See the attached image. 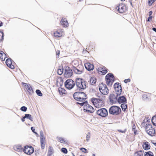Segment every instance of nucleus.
Segmentation results:
<instances>
[{
	"label": "nucleus",
	"mask_w": 156,
	"mask_h": 156,
	"mask_svg": "<svg viewBox=\"0 0 156 156\" xmlns=\"http://www.w3.org/2000/svg\"><path fill=\"white\" fill-rule=\"evenodd\" d=\"M74 99L79 101H83L87 98V95L85 93L82 92H77L73 94Z\"/></svg>",
	"instance_id": "obj_1"
},
{
	"label": "nucleus",
	"mask_w": 156,
	"mask_h": 156,
	"mask_svg": "<svg viewBox=\"0 0 156 156\" xmlns=\"http://www.w3.org/2000/svg\"><path fill=\"white\" fill-rule=\"evenodd\" d=\"M86 82L82 79L78 78L76 79V85L77 87L84 90L86 88Z\"/></svg>",
	"instance_id": "obj_2"
},
{
	"label": "nucleus",
	"mask_w": 156,
	"mask_h": 156,
	"mask_svg": "<svg viewBox=\"0 0 156 156\" xmlns=\"http://www.w3.org/2000/svg\"><path fill=\"white\" fill-rule=\"evenodd\" d=\"M105 79L107 84L111 86L114 81V76L112 73H108L105 76Z\"/></svg>",
	"instance_id": "obj_3"
},
{
	"label": "nucleus",
	"mask_w": 156,
	"mask_h": 156,
	"mask_svg": "<svg viewBox=\"0 0 156 156\" xmlns=\"http://www.w3.org/2000/svg\"><path fill=\"white\" fill-rule=\"evenodd\" d=\"M146 131L147 134L151 136H155L156 131L151 124H148L146 128Z\"/></svg>",
	"instance_id": "obj_4"
},
{
	"label": "nucleus",
	"mask_w": 156,
	"mask_h": 156,
	"mask_svg": "<svg viewBox=\"0 0 156 156\" xmlns=\"http://www.w3.org/2000/svg\"><path fill=\"white\" fill-rule=\"evenodd\" d=\"M99 89L101 92L104 95H107L108 93V89L106 85L103 83L99 84Z\"/></svg>",
	"instance_id": "obj_5"
},
{
	"label": "nucleus",
	"mask_w": 156,
	"mask_h": 156,
	"mask_svg": "<svg viewBox=\"0 0 156 156\" xmlns=\"http://www.w3.org/2000/svg\"><path fill=\"white\" fill-rule=\"evenodd\" d=\"M64 84L66 87L69 89H72L75 85L74 82L70 79L67 80Z\"/></svg>",
	"instance_id": "obj_6"
},
{
	"label": "nucleus",
	"mask_w": 156,
	"mask_h": 156,
	"mask_svg": "<svg viewBox=\"0 0 156 156\" xmlns=\"http://www.w3.org/2000/svg\"><path fill=\"white\" fill-rule=\"evenodd\" d=\"M114 88L115 92V94L118 96L120 95L122 92V89L121 85L119 83H115L114 85Z\"/></svg>",
	"instance_id": "obj_7"
},
{
	"label": "nucleus",
	"mask_w": 156,
	"mask_h": 156,
	"mask_svg": "<svg viewBox=\"0 0 156 156\" xmlns=\"http://www.w3.org/2000/svg\"><path fill=\"white\" fill-rule=\"evenodd\" d=\"M97 113L98 115L104 117H106L108 114L107 110L105 108H102L98 110Z\"/></svg>",
	"instance_id": "obj_8"
},
{
	"label": "nucleus",
	"mask_w": 156,
	"mask_h": 156,
	"mask_svg": "<svg viewBox=\"0 0 156 156\" xmlns=\"http://www.w3.org/2000/svg\"><path fill=\"white\" fill-rule=\"evenodd\" d=\"M23 152L27 154H31L34 152V149L31 146H26L24 147Z\"/></svg>",
	"instance_id": "obj_9"
},
{
	"label": "nucleus",
	"mask_w": 156,
	"mask_h": 156,
	"mask_svg": "<svg viewBox=\"0 0 156 156\" xmlns=\"http://www.w3.org/2000/svg\"><path fill=\"white\" fill-rule=\"evenodd\" d=\"M40 136L41 148L42 149H44L45 147V138L44 137L43 133L42 131H40Z\"/></svg>",
	"instance_id": "obj_10"
},
{
	"label": "nucleus",
	"mask_w": 156,
	"mask_h": 156,
	"mask_svg": "<svg viewBox=\"0 0 156 156\" xmlns=\"http://www.w3.org/2000/svg\"><path fill=\"white\" fill-rule=\"evenodd\" d=\"M119 111H121L120 108H110L109 112L111 114L116 115L119 113Z\"/></svg>",
	"instance_id": "obj_11"
},
{
	"label": "nucleus",
	"mask_w": 156,
	"mask_h": 156,
	"mask_svg": "<svg viewBox=\"0 0 156 156\" xmlns=\"http://www.w3.org/2000/svg\"><path fill=\"white\" fill-rule=\"evenodd\" d=\"M72 71L69 67L67 68L65 72V75L66 77H70L72 75Z\"/></svg>",
	"instance_id": "obj_12"
},
{
	"label": "nucleus",
	"mask_w": 156,
	"mask_h": 156,
	"mask_svg": "<svg viewBox=\"0 0 156 156\" xmlns=\"http://www.w3.org/2000/svg\"><path fill=\"white\" fill-rule=\"evenodd\" d=\"M85 67L87 70L88 71L92 70L94 68V66L93 64L90 63H86L84 64Z\"/></svg>",
	"instance_id": "obj_13"
},
{
	"label": "nucleus",
	"mask_w": 156,
	"mask_h": 156,
	"mask_svg": "<svg viewBox=\"0 0 156 156\" xmlns=\"http://www.w3.org/2000/svg\"><path fill=\"white\" fill-rule=\"evenodd\" d=\"M5 63L7 66L12 69H13L14 68V66L12 65V59L11 58H7L6 60Z\"/></svg>",
	"instance_id": "obj_14"
},
{
	"label": "nucleus",
	"mask_w": 156,
	"mask_h": 156,
	"mask_svg": "<svg viewBox=\"0 0 156 156\" xmlns=\"http://www.w3.org/2000/svg\"><path fill=\"white\" fill-rule=\"evenodd\" d=\"M118 96H117V94H110L109 96V99L110 100V102L111 104L113 103L114 100H117Z\"/></svg>",
	"instance_id": "obj_15"
},
{
	"label": "nucleus",
	"mask_w": 156,
	"mask_h": 156,
	"mask_svg": "<svg viewBox=\"0 0 156 156\" xmlns=\"http://www.w3.org/2000/svg\"><path fill=\"white\" fill-rule=\"evenodd\" d=\"M107 69L104 66H102L98 68L99 73H101L102 74H105L107 72Z\"/></svg>",
	"instance_id": "obj_16"
},
{
	"label": "nucleus",
	"mask_w": 156,
	"mask_h": 156,
	"mask_svg": "<svg viewBox=\"0 0 156 156\" xmlns=\"http://www.w3.org/2000/svg\"><path fill=\"white\" fill-rule=\"evenodd\" d=\"M81 67H82V68L81 69H79L78 68V67L77 68L73 67V69L75 73L80 74L82 73L83 71V67L82 66H81Z\"/></svg>",
	"instance_id": "obj_17"
},
{
	"label": "nucleus",
	"mask_w": 156,
	"mask_h": 156,
	"mask_svg": "<svg viewBox=\"0 0 156 156\" xmlns=\"http://www.w3.org/2000/svg\"><path fill=\"white\" fill-rule=\"evenodd\" d=\"M76 104H77L80 105L81 106H84L83 107H85L86 106V107H93L88 104L87 101L82 102H77Z\"/></svg>",
	"instance_id": "obj_18"
},
{
	"label": "nucleus",
	"mask_w": 156,
	"mask_h": 156,
	"mask_svg": "<svg viewBox=\"0 0 156 156\" xmlns=\"http://www.w3.org/2000/svg\"><path fill=\"white\" fill-rule=\"evenodd\" d=\"M99 100V99H98L97 98H94L91 99V101L95 107H97L98 103Z\"/></svg>",
	"instance_id": "obj_19"
},
{
	"label": "nucleus",
	"mask_w": 156,
	"mask_h": 156,
	"mask_svg": "<svg viewBox=\"0 0 156 156\" xmlns=\"http://www.w3.org/2000/svg\"><path fill=\"white\" fill-rule=\"evenodd\" d=\"M142 146L143 148L145 150H148L150 148V145L147 142H144Z\"/></svg>",
	"instance_id": "obj_20"
},
{
	"label": "nucleus",
	"mask_w": 156,
	"mask_h": 156,
	"mask_svg": "<svg viewBox=\"0 0 156 156\" xmlns=\"http://www.w3.org/2000/svg\"><path fill=\"white\" fill-rule=\"evenodd\" d=\"M118 102L119 103H125L126 102V99L124 96L119 97L118 98H117Z\"/></svg>",
	"instance_id": "obj_21"
},
{
	"label": "nucleus",
	"mask_w": 156,
	"mask_h": 156,
	"mask_svg": "<svg viewBox=\"0 0 156 156\" xmlns=\"http://www.w3.org/2000/svg\"><path fill=\"white\" fill-rule=\"evenodd\" d=\"M83 110L84 112L87 113H92L94 111V108H85Z\"/></svg>",
	"instance_id": "obj_22"
},
{
	"label": "nucleus",
	"mask_w": 156,
	"mask_h": 156,
	"mask_svg": "<svg viewBox=\"0 0 156 156\" xmlns=\"http://www.w3.org/2000/svg\"><path fill=\"white\" fill-rule=\"evenodd\" d=\"M23 83V84H25L26 89L28 90V91L30 93H31L33 92V90L32 88L29 84H27Z\"/></svg>",
	"instance_id": "obj_23"
},
{
	"label": "nucleus",
	"mask_w": 156,
	"mask_h": 156,
	"mask_svg": "<svg viewBox=\"0 0 156 156\" xmlns=\"http://www.w3.org/2000/svg\"><path fill=\"white\" fill-rule=\"evenodd\" d=\"M13 148L15 151L18 152H21L23 151L22 147L21 146L15 145Z\"/></svg>",
	"instance_id": "obj_24"
},
{
	"label": "nucleus",
	"mask_w": 156,
	"mask_h": 156,
	"mask_svg": "<svg viewBox=\"0 0 156 156\" xmlns=\"http://www.w3.org/2000/svg\"><path fill=\"white\" fill-rule=\"evenodd\" d=\"M61 23L64 27H67L68 25L67 21L65 19L62 18L60 22Z\"/></svg>",
	"instance_id": "obj_25"
},
{
	"label": "nucleus",
	"mask_w": 156,
	"mask_h": 156,
	"mask_svg": "<svg viewBox=\"0 0 156 156\" xmlns=\"http://www.w3.org/2000/svg\"><path fill=\"white\" fill-rule=\"evenodd\" d=\"M97 107H101L104 106L103 101L99 99L97 105Z\"/></svg>",
	"instance_id": "obj_26"
},
{
	"label": "nucleus",
	"mask_w": 156,
	"mask_h": 156,
	"mask_svg": "<svg viewBox=\"0 0 156 156\" xmlns=\"http://www.w3.org/2000/svg\"><path fill=\"white\" fill-rule=\"evenodd\" d=\"M27 118L30 120L31 121H32L33 120V118L32 117L31 115L29 114H25V116H24L23 118Z\"/></svg>",
	"instance_id": "obj_27"
},
{
	"label": "nucleus",
	"mask_w": 156,
	"mask_h": 156,
	"mask_svg": "<svg viewBox=\"0 0 156 156\" xmlns=\"http://www.w3.org/2000/svg\"><path fill=\"white\" fill-rule=\"evenodd\" d=\"M58 90L60 95H62L65 93L66 91L64 89L59 87L58 88Z\"/></svg>",
	"instance_id": "obj_28"
},
{
	"label": "nucleus",
	"mask_w": 156,
	"mask_h": 156,
	"mask_svg": "<svg viewBox=\"0 0 156 156\" xmlns=\"http://www.w3.org/2000/svg\"><path fill=\"white\" fill-rule=\"evenodd\" d=\"M52 148L51 146H49L48 152V156H51L53 153Z\"/></svg>",
	"instance_id": "obj_29"
},
{
	"label": "nucleus",
	"mask_w": 156,
	"mask_h": 156,
	"mask_svg": "<svg viewBox=\"0 0 156 156\" xmlns=\"http://www.w3.org/2000/svg\"><path fill=\"white\" fill-rule=\"evenodd\" d=\"M117 7L118 8V10L119 11V12H122L124 11V8L125 7V6H121L119 5Z\"/></svg>",
	"instance_id": "obj_30"
},
{
	"label": "nucleus",
	"mask_w": 156,
	"mask_h": 156,
	"mask_svg": "<svg viewBox=\"0 0 156 156\" xmlns=\"http://www.w3.org/2000/svg\"><path fill=\"white\" fill-rule=\"evenodd\" d=\"M151 121L153 125L156 126V115L152 117Z\"/></svg>",
	"instance_id": "obj_31"
},
{
	"label": "nucleus",
	"mask_w": 156,
	"mask_h": 156,
	"mask_svg": "<svg viewBox=\"0 0 156 156\" xmlns=\"http://www.w3.org/2000/svg\"><path fill=\"white\" fill-rule=\"evenodd\" d=\"M3 52L2 51H0V58H1V60H2L4 61L5 59V57L4 58H3V56L4 55H4L5 56H6V55L4 53L3 54Z\"/></svg>",
	"instance_id": "obj_32"
},
{
	"label": "nucleus",
	"mask_w": 156,
	"mask_h": 156,
	"mask_svg": "<svg viewBox=\"0 0 156 156\" xmlns=\"http://www.w3.org/2000/svg\"><path fill=\"white\" fill-rule=\"evenodd\" d=\"M58 140L61 143L65 144L67 143V141L65 140L63 138L61 137H58Z\"/></svg>",
	"instance_id": "obj_33"
},
{
	"label": "nucleus",
	"mask_w": 156,
	"mask_h": 156,
	"mask_svg": "<svg viewBox=\"0 0 156 156\" xmlns=\"http://www.w3.org/2000/svg\"><path fill=\"white\" fill-rule=\"evenodd\" d=\"M143 99L145 101H149L150 98L147 96V95L146 94H144L142 96Z\"/></svg>",
	"instance_id": "obj_34"
},
{
	"label": "nucleus",
	"mask_w": 156,
	"mask_h": 156,
	"mask_svg": "<svg viewBox=\"0 0 156 156\" xmlns=\"http://www.w3.org/2000/svg\"><path fill=\"white\" fill-rule=\"evenodd\" d=\"M135 156H143V152L140 151L136 152L135 154Z\"/></svg>",
	"instance_id": "obj_35"
},
{
	"label": "nucleus",
	"mask_w": 156,
	"mask_h": 156,
	"mask_svg": "<svg viewBox=\"0 0 156 156\" xmlns=\"http://www.w3.org/2000/svg\"><path fill=\"white\" fill-rule=\"evenodd\" d=\"M90 83L92 85L95 84L96 82V80L94 78H91L90 80Z\"/></svg>",
	"instance_id": "obj_36"
},
{
	"label": "nucleus",
	"mask_w": 156,
	"mask_h": 156,
	"mask_svg": "<svg viewBox=\"0 0 156 156\" xmlns=\"http://www.w3.org/2000/svg\"><path fill=\"white\" fill-rule=\"evenodd\" d=\"M148 124H150L148 123H146L145 122V120H144L141 123V126L143 127H144V128H145V129H146V127Z\"/></svg>",
	"instance_id": "obj_37"
},
{
	"label": "nucleus",
	"mask_w": 156,
	"mask_h": 156,
	"mask_svg": "<svg viewBox=\"0 0 156 156\" xmlns=\"http://www.w3.org/2000/svg\"><path fill=\"white\" fill-rule=\"evenodd\" d=\"M4 36V33L0 31V41H2L3 40Z\"/></svg>",
	"instance_id": "obj_38"
},
{
	"label": "nucleus",
	"mask_w": 156,
	"mask_h": 156,
	"mask_svg": "<svg viewBox=\"0 0 156 156\" xmlns=\"http://www.w3.org/2000/svg\"><path fill=\"white\" fill-rule=\"evenodd\" d=\"M36 92L37 94L39 96H42V94L40 90L38 89L36 90Z\"/></svg>",
	"instance_id": "obj_39"
},
{
	"label": "nucleus",
	"mask_w": 156,
	"mask_h": 156,
	"mask_svg": "<svg viewBox=\"0 0 156 156\" xmlns=\"http://www.w3.org/2000/svg\"><path fill=\"white\" fill-rule=\"evenodd\" d=\"M55 37H59L62 36L61 34H60L59 32L57 31L54 33Z\"/></svg>",
	"instance_id": "obj_40"
},
{
	"label": "nucleus",
	"mask_w": 156,
	"mask_h": 156,
	"mask_svg": "<svg viewBox=\"0 0 156 156\" xmlns=\"http://www.w3.org/2000/svg\"><path fill=\"white\" fill-rule=\"evenodd\" d=\"M144 156H153V153L150 151L146 153L145 154Z\"/></svg>",
	"instance_id": "obj_41"
},
{
	"label": "nucleus",
	"mask_w": 156,
	"mask_h": 156,
	"mask_svg": "<svg viewBox=\"0 0 156 156\" xmlns=\"http://www.w3.org/2000/svg\"><path fill=\"white\" fill-rule=\"evenodd\" d=\"M63 72V69L62 70L61 69H58L57 70V73L59 75H61L62 74Z\"/></svg>",
	"instance_id": "obj_42"
},
{
	"label": "nucleus",
	"mask_w": 156,
	"mask_h": 156,
	"mask_svg": "<svg viewBox=\"0 0 156 156\" xmlns=\"http://www.w3.org/2000/svg\"><path fill=\"white\" fill-rule=\"evenodd\" d=\"M61 151L65 154H66L68 152L67 149L66 148L64 147H63L62 148Z\"/></svg>",
	"instance_id": "obj_43"
},
{
	"label": "nucleus",
	"mask_w": 156,
	"mask_h": 156,
	"mask_svg": "<svg viewBox=\"0 0 156 156\" xmlns=\"http://www.w3.org/2000/svg\"><path fill=\"white\" fill-rule=\"evenodd\" d=\"M156 0H149L148 3L149 5L151 6L152 5V3H153Z\"/></svg>",
	"instance_id": "obj_44"
},
{
	"label": "nucleus",
	"mask_w": 156,
	"mask_h": 156,
	"mask_svg": "<svg viewBox=\"0 0 156 156\" xmlns=\"http://www.w3.org/2000/svg\"><path fill=\"white\" fill-rule=\"evenodd\" d=\"M80 150L83 152H84L85 153H87V149L84 148L82 147L80 148Z\"/></svg>",
	"instance_id": "obj_45"
},
{
	"label": "nucleus",
	"mask_w": 156,
	"mask_h": 156,
	"mask_svg": "<svg viewBox=\"0 0 156 156\" xmlns=\"http://www.w3.org/2000/svg\"><path fill=\"white\" fill-rule=\"evenodd\" d=\"M123 103L121 105V107H127V105L124 103Z\"/></svg>",
	"instance_id": "obj_46"
},
{
	"label": "nucleus",
	"mask_w": 156,
	"mask_h": 156,
	"mask_svg": "<svg viewBox=\"0 0 156 156\" xmlns=\"http://www.w3.org/2000/svg\"><path fill=\"white\" fill-rule=\"evenodd\" d=\"M31 129L33 133H34L36 134H37V133L35 131V129L34 127H31Z\"/></svg>",
	"instance_id": "obj_47"
},
{
	"label": "nucleus",
	"mask_w": 156,
	"mask_h": 156,
	"mask_svg": "<svg viewBox=\"0 0 156 156\" xmlns=\"http://www.w3.org/2000/svg\"><path fill=\"white\" fill-rule=\"evenodd\" d=\"M130 81V80L129 79H125L124 80V82L126 83H127L128 82H129Z\"/></svg>",
	"instance_id": "obj_48"
},
{
	"label": "nucleus",
	"mask_w": 156,
	"mask_h": 156,
	"mask_svg": "<svg viewBox=\"0 0 156 156\" xmlns=\"http://www.w3.org/2000/svg\"><path fill=\"white\" fill-rule=\"evenodd\" d=\"M27 108H20V110L23 112H25L27 110Z\"/></svg>",
	"instance_id": "obj_49"
},
{
	"label": "nucleus",
	"mask_w": 156,
	"mask_h": 156,
	"mask_svg": "<svg viewBox=\"0 0 156 156\" xmlns=\"http://www.w3.org/2000/svg\"><path fill=\"white\" fill-rule=\"evenodd\" d=\"M152 19V16H150L148 18L147 21H150V20H151Z\"/></svg>",
	"instance_id": "obj_50"
},
{
	"label": "nucleus",
	"mask_w": 156,
	"mask_h": 156,
	"mask_svg": "<svg viewBox=\"0 0 156 156\" xmlns=\"http://www.w3.org/2000/svg\"><path fill=\"white\" fill-rule=\"evenodd\" d=\"M136 128V127L135 125L134 124L133 125V126L132 129H133L134 130Z\"/></svg>",
	"instance_id": "obj_51"
},
{
	"label": "nucleus",
	"mask_w": 156,
	"mask_h": 156,
	"mask_svg": "<svg viewBox=\"0 0 156 156\" xmlns=\"http://www.w3.org/2000/svg\"><path fill=\"white\" fill-rule=\"evenodd\" d=\"M152 30H153L155 31V32H156V28L155 27H153L152 28Z\"/></svg>",
	"instance_id": "obj_52"
},
{
	"label": "nucleus",
	"mask_w": 156,
	"mask_h": 156,
	"mask_svg": "<svg viewBox=\"0 0 156 156\" xmlns=\"http://www.w3.org/2000/svg\"><path fill=\"white\" fill-rule=\"evenodd\" d=\"M127 108H122L123 111L125 112Z\"/></svg>",
	"instance_id": "obj_53"
},
{
	"label": "nucleus",
	"mask_w": 156,
	"mask_h": 156,
	"mask_svg": "<svg viewBox=\"0 0 156 156\" xmlns=\"http://www.w3.org/2000/svg\"><path fill=\"white\" fill-rule=\"evenodd\" d=\"M149 15L151 16L152 13V12L151 11L149 12Z\"/></svg>",
	"instance_id": "obj_54"
},
{
	"label": "nucleus",
	"mask_w": 156,
	"mask_h": 156,
	"mask_svg": "<svg viewBox=\"0 0 156 156\" xmlns=\"http://www.w3.org/2000/svg\"><path fill=\"white\" fill-rule=\"evenodd\" d=\"M3 24V23L1 22H0V27L2 26Z\"/></svg>",
	"instance_id": "obj_55"
},
{
	"label": "nucleus",
	"mask_w": 156,
	"mask_h": 156,
	"mask_svg": "<svg viewBox=\"0 0 156 156\" xmlns=\"http://www.w3.org/2000/svg\"><path fill=\"white\" fill-rule=\"evenodd\" d=\"M89 138H90V136H89L88 135H87V141H88V139Z\"/></svg>",
	"instance_id": "obj_56"
},
{
	"label": "nucleus",
	"mask_w": 156,
	"mask_h": 156,
	"mask_svg": "<svg viewBox=\"0 0 156 156\" xmlns=\"http://www.w3.org/2000/svg\"><path fill=\"white\" fill-rule=\"evenodd\" d=\"M110 107H116V108H117V107H119L118 106H111Z\"/></svg>",
	"instance_id": "obj_57"
},
{
	"label": "nucleus",
	"mask_w": 156,
	"mask_h": 156,
	"mask_svg": "<svg viewBox=\"0 0 156 156\" xmlns=\"http://www.w3.org/2000/svg\"><path fill=\"white\" fill-rule=\"evenodd\" d=\"M22 119V120L23 122H24L25 121L24 119L25 118H23Z\"/></svg>",
	"instance_id": "obj_58"
},
{
	"label": "nucleus",
	"mask_w": 156,
	"mask_h": 156,
	"mask_svg": "<svg viewBox=\"0 0 156 156\" xmlns=\"http://www.w3.org/2000/svg\"><path fill=\"white\" fill-rule=\"evenodd\" d=\"M119 131L120 132H121V133H124V131H122V130H119Z\"/></svg>",
	"instance_id": "obj_59"
},
{
	"label": "nucleus",
	"mask_w": 156,
	"mask_h": 156,
	"mask_svg": "<svg viewBox=\"0 0 156 156\" xmlns=\"http://www.w3.org/2000/svg\"><path fill=\"white\" fill-rule=\"evenodd\" d=\"M59 52L58 53L57 52V55H59Z\"/></svg>",
	"instance_id": "obj_60"
},
{
	"label": "nucleus",
	"mask_w": 156,
	"mask_h": 156,
	"mask_svg": "<svg viewBox=\"0 0 156 156\" xmlns=\"http://www.w3.org/2000/svg\"><path fill=\"white\" fill-rule=\"evenodd\" d=\"M92 156H95V154H92Z\"/></svg>",
	"instance_id": "obj_61"
},
{
	"label": "nucleus",
	"mask_w": 156,
	"mask_h": 156,
	"mask_svg": "<svg viewBox=\"0 0 156 156\" xmlns=\"http://www.w3.org/2000/svg\"><path fill=\"white\" fill-rule=\"evenodd\" d=\"M21 107L24 108V107H26L25 106H22Z\"/></svg>",
	"instance_id": "obj_62"
},
{
	"label": "nucleus",
	"mask_w": 156,
	"mask_h": 156,
	"mask_svg": "<svg viewBox=\"0 0 156 156\" xmlns=\"http://www.w3.org/2000/svg\"><path fill=\"white\" fill-rule=\"evenodd\" d=\"M72 154H73V156H75V155H74L73 153H72Z\"/></svg>",
	"instance_id": "obj_63"
},
{
	"label": "nucleus",
	"mask_w": 156,
	"mask_h": 156,
	"mask_svg": "<svg viewBox=\"0 0 156 156\" xmlns=\"http://www.w3.org/2000/svg\"><path fill=\"white\" fill-rule=\"evenodd\" d=\"M134 133L135 134H136V131H135L134 132Z\"/></svg>",
	"instance_id": "obj_64"
}]
</instances>
